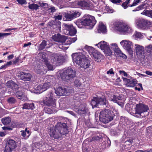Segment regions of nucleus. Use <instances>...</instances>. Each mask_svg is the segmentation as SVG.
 Instances as JSON below:
<instances>
[{
    "label": "nucleus",
    "instance_id": "obj_28",
    "mask_svg": "<svg viewBox=\"0 0 152 152\" xmlns=\"http://www.w3.org/2000/svg\"><path fill=\"white\" fill-rule=\"evenodd\" d=\"M42 61L46 65L47 68H48L49 70H53V66L50 64L47 58L44 57L42 56Z\"/></svg>",
    "mask_w": 152,
    "mask_h": 152
},
{
    "label": "nucleus",
    "instance_id": "obj_62",
    "mask_svg": "<svg viewBox=\"0 0 152 152\" xmlns=\"http://www.w3.org/2000/svg\"><path fill=\"white\" fill-rule=\"evenodd\" d=\"M150 152V151H147V150H145V151H144L142 150H138L136 151H135L134 152Z\"/></svg>",
    "mask_w": 152,
    "mask_h": 152
},
{
    "label": "nucleus",
    "instance_id": "obj_2",
    "mask_svg": "<svg viewBox=\"0 0 152 152\" xmlns=\"http://www.w3.org/2000/svg\"><path fill=\"white\" fill-rule=\"evenodd\" d=\"M91 104L93 108L95 107H106L108 106V102L104 96H101L96 95L92 99Z\"/></svg>",
    "mask_w": 152,
    "mask_h": 152
},
{
    "label": "nucleus",
    "instance_id": "obj_1",
    "mask_svg": "<svg viewBox=\"0 0 152 152\" xmlns=\"http://www.w3.org/2000/svg\"><path fill=\"white\" fill-rule=\"evenodd\" d=\"M69 132L67 124L61 122L58 123L55 128H50L49 131L50 136L55 139L59 138L62 136L68 134Z\"/></svg>",
    "mask_w": 152,
    "mask_h": 152
},
{
    "label": "nucleus",
    "instance_id": "obj_24",
    "mask_svg": "<svg viewBox=\"0 0 152 152\" xmlns=\"http://www.w3.org/2000/svg\"><path fill=\"white\" fill-rule=\"evenodd\" d=\"M15 95L18 99L21 100L22 101H24L27 99L24 92L22 91H17L15 93Z\"/></svg>",
    "mask_w": 152,
    "mask_h": 152
},
{
    "label": "nucleus",
    "instance_id": "obj_23",
    "mask_svg": "<svg viewBox=\"0 0 152 152\" xmlns=\"http://www.w3.org/2000/svg\"><path fill=\"white\" fill-rule=\"evenodd\" d=\"M78 4L83 9L91 10L93 8V5L90 2H87L84 1H78Z\"/></svg>",
    "mask_w": 152,
    "mask_h": 152
},
{
    "label": "nucleus",
    "instance_id": "obj_63",
    "mask_svg": "<svg viewBox=\"0 0 152 152\" xmlns=\"http://www.w3.org/2000/svg\"><path fill=\"white\" fill-rule=\"evenodd\" d=\"M6 135L5 133L3 132H0V136L1 137H3L5 136Z\"/></svg>",
    "mask_w": 152,
    "mask_h": 152
},
{
    "label": "nucleus",
    "instance_id": "obj_9",
    "mask_svg": "<svg viewBox=\"0 0 152 152\" xmlns=\"http://www.w3.org/2000/svg\"><path fill=\"white\" fill-rule=\"evenodd\" d=\"M85 54L84 52L73 53L72 56L73 61L79 65L86 58Z\"/></svg>",
    "mask_w": 152,
    "mask_h": 152
},
{
    "label": "nucleus",
    "instance_id": "obj_60",
    "mask_svg": "<svg viewBox=\"0 0 152 152\" xmlns=\"http://www.w3.org/2000/svg\"><path fill=\"white\" fill-rule=\"evenodd\" d=\"M14 57V55L13 54H11L9 56L7 57V58L8 59H12Z\"/></svg>",
    "mask_w": 152,
    "mask_h": 152
},
{
    "label": "nucleus",
    "instance_id": "obj_5",
    "mask_svg": "<svg viewBox=\"0 0 152 152\" xmlns=\"http://www.w3.org/2000/svg\"><path fill=\"white\" fill-rule=\"evenodd\" d=\"M135 114L134 116L137 118H142L147 116L148 113H147L149 108L147 105L142 104H137L136 106Z\"/></svg>",
    "mask_w": 152,
    "mask_h": 152
},
{
    "label": "nucleus",
    "instance_id": "obj_55",
    "mask_svg": "<svg viewBox=\"0 0 152 152\" xmlns=\"http://www.w3.org/2000/svg\"><path fill=\"white\" fill-rule=\"evenodd\" d=\"M110 1L112 3L118 4V3H120L122 2V1L121 0H110Z\"/></svg>",
    "mask_w": 152,
    "mask_h": 152
},
{
    "label": "nucleus",
    "instance_id": "obj_6",
    "mask_svg": "<svg viewBox=\"0 0 152 152\" xmlns=\"http://www.w3.org/2000/svg\"><path fill=\"white\" fill-rule=\"evenodd\" d=\"M80 23L82 25L89 26L92 28L96 23V20L94 16L86 14L82 18Z\"/></svg>",
    "mask_w": 152,
    "mask_h": 152
},
{
    "label": "nucleus",
    "instance_id": "obj_43",
    "mask_svg": "<svg viewBox=\"0 0 152 152\" xmlns=\"http://www.w3.org/2000/svg\"><path fill=\"white\" fill-rule=\"evenodd\" d=\"M56 10L55 7L53 6L50 7L47 10L49 14L53 13Z\"/></svg>",
    "mask_w": 152,
    "mask_h": 152
},
{
    "label": "nucleus",
    "instance_id": "obj_15",
    "mask_svg": "<svg viewBox=\"0 0 152 152\" xmlns=\"http://www.w3.org/2000/svg\"><path fill=\"white\" fill-rule=\"evenodd\" d=\"M96 45L105 52H108L109 54L112 53L110 47L107 43L104 41H102Z\"/></svg>",
    "mask_w": 152,
    "mask_h": 152
},
{
    "label": "nucleus",
    "instance_id": "obj_11",
    "mask_svg": "<svg viewBox=\"0 0 152 152\" xmlns=\"http://www.w3.org/2000/svg\"><path fill=\"white\" fill-rule=\"evenodd\" d=\"M55 92L57 95L68 96L73 91L72 88L60 87L55 90Z\"/></svg>",
    "mask_w": 152,
    "mask_h": 152
},
{
    "label": "nucleus",
    "instance_id": "obj_48",
    "mask_svg": "<svg viewBox=\"0 0 152 152\" xmlns=\"http://www.w3.org/2000/svg\"><path fill=\"white\" fill-rule=\"evenodd\" d=\"M53 18L56 20H60L62 19V15H57L56 14V15H54Z\"/></svg>",
    "mask_w": 152,
    "mask_h": 152
},
{
    "label": "nucleus",
    "instance_id": "obj_4",
    "mask_svg": "<svg viewBox=\"0 0 152 152\" xmlns=\"http://www.w3.org/2000/svg\"><path fill=\"white\" fill-rule=\"evenodd\" d=\"M76 72L71 68H68L61 75V79L67 82H72L76 78Z\"/></svg>",
    "mask_w": 152,
    "mask_h": 152
},
{
    "label": "nucleus",
    "instance_id": "obj_27",
    "mask_svg": "<svg viewBox=\"0 0 152 152\" xmlns=\"http://www.w3.org/2000/svg\"><path fill=\"white\" fill-rule=\"evenodd\" d=\"M80 67L83 68L84 69H86L91 66L90 61L86 58L81 64L79 65Z\"/></svg>",
    "mask_w": 152,
    "mask_h": 152
},
{
    "label": "nucleus",
    "instance_id": "obj_50",
    "mask_svg": "<svg viewBox=\"0 0 152 152\" xmlns=\"http://www.w3.org/2000/svg\"><path fill=\"white\" fill-rule=\"evenodd\" d=\"M101 137L99 136H94L92 138V140L93 141H98L99 140L101 139Z\"/></svg>",
    "mask_w": 152,
    "mask_h": 152
},
{
    "label": "nucleus",
    "instance_id": "obj_40",
    "mask_svg": "<svg viewBox=\"0 0 152 152\" xmlns=\"http://www.w3.org/2000/svg\"><path fill=\"white\" fill-rule=\"evenodd\" d=\"M120 130L118 129H112L111 130V134L113 136L118 135L119 133Z\"/></svg>",
    "mask_w": 152,
    "mask_h": 152
},
{
    "label": "nucleus",
    "instance_id": "obj_30",
    "mask_svg": "<svg viewBox=\"0 0 152 152\" xmlns=\"http://www.w3.org/2000/svg\"><path fill=\"white\" fill-rule=\"evenodd\" d=\"M98 29L99 33H105L106 31V26L102 22H99Z\"/></svg>",
    "mask_w": 152,
    "mask_h": 152
},
{
    "label": "nucleus",
    "instance_id": "obj_58",
    "mask_svg": "<svg viewBox=\"0 0 152 152\" xmlns=\"http://www.w3.org/2000/svg\"><path fill=\"white\" fill-rule=\"evenodd\" d=\"M12 64V62L11 61L7 62V64H5V65H6L7 67V66H9Z\"/></svg>",
    "mask_w": 152,
    "mask_h": 152
},
{
    "label": "nucleus",
    "instance_id": "obj_61",
    "mask_svg": "<svg viewBox=\"0 0 152 152\" xmlns=\"http://www.w3.org/2000/svg\"><path fill=\"white\" fill-rule=\"evenodd\" d=\"M70 39L71 42H75L77 39L76 37L71 38Z\"/></svg>",
    "mask_w": 152,
    "mask_h": 152
},
{
    "label": "nucleus",
    "instance_id": "obj_21",
    "mask_svg": "<svg viewBox=\"0 0 152 152\" xmlns=\"http://www.w3.org/2000/svg\"><path fill=\"white\" fill-rule=\"evenodd\" d=\"M52 38L54 41L62 43H64L67 39L66 37L59 33L55 34L52 36Z\"/></svg>",
    "mask_w": 152,
    "mask_h": 152
},
{
    "label": "nucleus",
    "instance_id": "obj_29",
    "mask_svg": "<svg viewBox=\"0 0 152 152\" xmlns=\"http://www.w3.org/2000/svg\"><path fill=\"white\" fill-rule=\"evenodd\" d=\"M22 109H31L33 110L34 108V104L33 103H26L23 105Z\"/></svg>",
    "mask_w": 152,
    "mask_h": 152
},
{
    "label": "nucleus",
    "instance_id": "obj_49",
    "mask_svg": "<svg viewBox=\"0 0 152 152\" xmlns=\"http://www.w3.org/2000/svg\"><path fill=\"white\" fill-rule=\"evenodd\" d=\"M74 85L75 87H78L80 86L81 83L78 80H75L74 81Z\"/></svg>",
    "mask_w": 152,
    "mask_h": 152
},
{
    "label": "nucleus",
    "instance_id": "obj_19",
    "mask_svg": "<svg viewBox=\"0 0 152 152\" xmlns=\"http://www.w3.org/2000/svg\"><path fill=\"white\" fill-rule=\"evenodd\" d=\"M19 74L18 77L20 78V79L24 81H30L32 77V75L29 73L20 72Z\"/></svg>",
    "mask_w": 152,
    "mask_h": 152
},
{
    "label": "nucleus",
    "instance_id": "obj_7",
    "mask_svg": "<svg viewBox=\"0 0 152 152\" xmlns=\"http://www.w3.org/2000/svg\"><path fill=\"white\" fill-rule=\"evenodd\" d=\"M135 22L138 27L142 29H147L151 27V22L145 19H138L136 20Z\"/></svg>",
    "mask_w": 152,
    "mask_h": 152
},
{
    "label": "nucleus",
    "instance_id": "obj_59",
    "mask_svg": "<svg viewBox=\"0 0 152 152\" xmlns=\"http://www.w3.org/2000/svg\"><path fill=\"white\" fill-rule=\"evenodd\" d=\"M145 73L149 75H152V72L149 71H146L145 72Z\"/></svg>",
    "mask_w": 152,
    "mask_h": 152
},
{
    "label": "nucleus",
    "instance_id": "obj_42",
    "mask_svg": "<svg viewBox=\"0 0 152 152\" xmlns=\"http://www.w3.org/2000/svg\"><path fill=\"white\" fill-rule=\"evenodd\" d=\"M137 84L136 80H129V82L128 84V86L130 87H134Z\"/></svg>",
    "mask_w": 152,
    "mask_h": 152
},
{
    "label": "nucleus",
    "instance_id": "obj_31",
    "mask_svg": "<svg viewBox=\"0 0 152 152\" xmlns=\"http://www.w3.org/2000/svg\"><path fill=\"white\" fill-rule=\"evenodd\" d=\"M11 118L10 117L3 118L1 119L2 122L4 125L9 124L11 122Z\"/></svg>",
    "mask_w": 152,
    "mask_h": 152
},
{
    "label": "nucleus",
    "instance_id": "obj_57",
    "mask_svg": "<svg viewBox=\"0 0 152 152\" xmlns=\"http://www.w3.org/2000/svg\"><path fill=\"white\" fill-rule=\"evenodd\" d=\"M2 128L3 130H12V128H10L9 127H8L7 126H4L2 127Z\"/></svg>",
    "mask_w": 152,
    "mask_h": 152
},
{
    "label": "nucleus",
    "instance_id": "obj_51",
    "mask_svg": "<svg viewBox=\"0 0 152 152\" xmlns=\"http://www.w3.org/2000/svg\"><path fill=\"white\" fill-rule=\"evenodd\" d=\"M140 0H134L132 4L129 6V7H132L137 5V4L139 3Z\"/></svg>",
    "mask_w": 152,
    "mask_h": 152
},
{
    "label": "nucleus",
    "instance_id": "obj_16",
    "mask_svg": "<svg viewBox=\"0 0 152 152\" xmlns=\"http://www.w3.org/2000/svg\"><path fill=\"white\" fill-rule=\"evenodd\" d=\"M120 44L123 48L127 50L129 53H132V48L133 46L132 42L127 40H123L121 42Z\"/></svg>",
    "mask_w": 152,
    "mask_h": 152
},
{
    "label": "nucleus",
    "instance_id": "obj_14",
    "mask_svg": "<svg viewBox=\"0 0 152 152\" xmlns=\"http://www.w3.org/2000/svg\"><path fill=\"white\" fill-rule=\"evenodd\" d=\"M88 52L92 57H93L95 61L102 58V55L97 50L93 48H90L88 50Z\"/></svg>",
    "mask_w": 152,
    "mask_h": 152
},
{
    "label": "nucleus",
    "instance_id": "obj_34",
    "mask_svg": "<svg viewBox=\"0 0 152 152\" xmlns=\"http://www.w3.org/2000/svg\"><path fill=\"white\" fill-rule=\"evenodd\" d=\"M110 49L113 50L116 53H118L121 52V50L118 48V46L116 44H111Z\"/></svg>",
    "mask_w": 152,
    "mask_h": 152
},
{
    "label": "nucleus",
    "instance_id": "obj_33",
    "mask_svg": "<svg viewBox=\"0 0 152 152\" xmlns=\"http://www.w3.org/2000/svg\"><path fill=\"white\" fill-rule=\"evenodd\" d=\"M21 135L24 137L28 138L30 135V133L29 130H28L27 128H26L25 130L21 131Z\"/></svg>",
    "mask_w": 152,
    "mask_h": 152
},
{
    "label": "nucleus",
    "instance_id": "obj_20",
    "mask_svg": "<svg viewBox=\"0 0 152 152\" xmlns=\"http://www.w3.org/2000/svg\"><path fill=\"white\" fill-rule=\"evenodd\" d=\"M110 100L115 103H117L121 107L124 106V100L120 96H116L114 95L111 96Z\"/></svg>",
    "mask_w": 152,
    "mask_h": 152
},
{
    "label": "nucleus",
    "instance_id": "obj_45",
    "mask_svg": "<svg viewBox=\"0 0 152 152\" xmlns=\"http://www.w3.org/2000/svg\"><path fill=\"white\" fill-rule=\"evenodd\" d=\"M130 1V0L126 1L125 2L123 3L121 5L122 6L124 7V9H126L129 6V5H127L129 3Z\"/></svg>",
    "mask_w": 152,
    "mask_h": 152
},
{
    "label": "nucleus",
    "instance_id": "obj_38",
    "mask_svg": "<svg viewBox=\"0 0 152 152\" xmlns=\"http://www.w3.org/2000/svg\"><path fill=\"white\" fill-rule=\"evenodd\" d=\"M7 102L9 104H14L17 102V101L14 97H11L7 99Z\"/></svg>",
    "mask_w": 152,
    "mask_h": 152
},
{
    "label": "nucleus",
    "instance_id": "obj_8",
    "mask_svg": "<svg viewBox=\"0 0 152 152\" xmlns=\"http://www.w3.org/2000/svg\"><path fill=\"white\" fill-rule=\"evenodd\" d=\"M117 30L124 33H130L132 31L131 28L128 24L121 22H118L115 24Z\"/></svg>",
    "mask_w": 152,
    "mask_h": 152
},
{
    "label": "nucleus",
    "instance_id": "obj_64",
    "mask_svg": "<svg viewBox=\"0 0 152 152\" xmlns=\"http://www.w3.org/2000/svg\"><path fill=\"white\" fill-rule=\"evenodd\" d=\"M31 43L30 42H29L28 43H25V44H24L23 47H26L28 46L29 45H31Z\"/></svg>",
    "mask_w": 152,
    "mask_h": 152
},
{
    "label": "nucleus",
    "instance_id": "obj_53",
    "mask_svg": "<svg viewBox=\"0 0 152 152\" xmlns=\"http://www.w3.org/2000/svg\"><path fill=\"white\" fill-rule=\"evenodd\" d=\"M134 35L135 37L138 38H141L142 36L141 33L140 32H138L137 31L135 32Z\"/></svg>",
    "mask_w": 152,
    "mask_h": 152
},
{
    "label": "nucleus",
    "instance_id": "obj_17",
    "mask_svg": "<svg viewBox=\"0 0 152 152\" xmlns=\"http://www.w3.org/2000/svg\"><path fill=\"white\" fill-rule=\"evenodd\" d=\"M64 26L66 30L68 32L67 35L72 36L76 34L77 32L76 30L72 24L64 23Z\"/></svg>",
    "mask_w": 152,
    "mask_h": 152
},
{
    "label": "nucleus",
    "instance_id": "obj_32",
    "mask_svg": "<svg viewBox=\"0 0 152 152\" xmlns=\"http://www.w3.org/2000/svg\"><path fill=\"white\" fill-rule=\"evenodd\" d=\"M42 90V91H40V92H38V93H41L43 91H44L47 90L50 86V83L49 82L45 83L43 85L41 84Z\"/></svg>",
    "mask_w": 152,
    "mask_h": 152
},
{
    "label": "nucleus",
    "instance_id": "obj_26",
    "mask_svg": "<svg viewBox=\"0 0 152 152\" xmlns=\"http://www.w3.org/2000/svg\"><path fill=\"white\" fill-rule=\"evenodd\" d=\"M6 86L8 88L15 91L18 88V86L15 83L11 81H8L7 83Z\"/></svg>",
    "mask_w": 152,
    "mask_h": 152
},
{
    "label": "nucleus",
    "instance_id": "obj_56",
    "mask_svg": "<svg viewBox=\"0 0 152 152\" xmlns=\"http://www.w3.org/2000/svg\"><path fill=\"white\" fill-rule=\"evenodd\" d=\"M107 74H113L114 75V72H113V69L112 68L110 69L109 71H107Z\"/></svg>",
    "mask_w": 152,
    "mask_h": 152
},
{
    "label": "nucleus",
    "instance_id": "obj_47",
    "mask_svg": "<svg viewBox=\"0 0 152 152\" xmlns=\"http://www.w3.org/2000/svg\"><path fill=\"white\" fill-rule=\"evenodd\" d=\"M62 56L59 54H56V57H54L55 59H56L58 62L61 61L62 59Z\"/></svg>",
    "mask_w": 152,
    "mask_h": 152
},
{
    "label": "nucleus",
    "instance_id": "obj_12",
    "mask_svg": "<svg viewBox=\"0 0 152 152\" xmlns=\"http://www.w3.org/2000/svg\"><path fill=\"white\" fill-rule=\"evenodd\" d=\"M134 48L138 58L141 61H143L145 59L144 47L139 45L135 44Z\"/></svg>",
    "mask_w": 152,
    "mask_h": 152
},
{
    "label": "nucleus",
    "instance_id": "obj_41",
    "mask_svg": "<svg viewBox=\"0 0 152 152\" xmlns=\"http://www.w3.org/2000/svg\"><path fill=\"white\" fill-rule=\"evenodd\" d=\"M148 7V4L146 3H142L137 7L138 9V10H139L143 9H146Z\"/></svg>",
    "mask_w": 152,
    "mask_h": 152
},
{
    "label": "nucleus",
    "instance_id": "obj_46",
    "mask_svg": "<svg viewBox=\"0 0 152 152\" xmlns=\"http://www.w3.org/2000/svg\"><path fill=\"white\" fill-rule=\"evenodd\" d=\"M11 34V33H4L0 32V39H3L5 36L10 35Z\"/></svg>",
    "mask_w": 152,
    "mask_h": 152
},
{
    "label": "nucleus",
    "instance_id": "obj_22",
    "mask_svg": "<svg viewBox=\"0 0 152 152\" xmlns=\"http://www.w3.org/2000/svg\"><path fill=\"white\" fill-rule=\"evenodd\" d=\"M80 15V13L79 12L74 11L71 12L70 14H67L65 15V18L66 20L71 21L73 19L79 17Z\"/></svg>",
    "mask_w": 152,
    "mask_h": 152
},
{
    "label": "nucleus",
    "instance_id": "obj_35",
    "mask_svg": "<svg viewBox=\"0 0 152 152\" xmlns=\"http://www.w3.org/2000/svg\"><path fill=\"white\" fill-rule=\"evenodd\" d=\"M141 14L144 15L152 18V10H145L142 12L141 13Z\"/></svg>",
    "mask_w": 152,
    "mask_h": 152
},
{
    "label": "nucleus",
    "instance_id": "obj_44",
    "mask_svg": "<svg viewBox=\"0 0 152 152\" xmlns=\"http://www.w3.org/2000/svg\"><path fill=\"white\" fill-rule=\"evenodd\" d=\"M34 89L35 90L38 91L36 92V93L37 94H39L38 92H40V91H42V90L41 85H40L37 86H35L34 87Z\"/></svg>",
    "mask_w": 152,
    "mask_h": 152
},
{
    "label": "nucleus",
    "instance_id": "obj_36",
    "mask_svg": "<svg viewBox=\"0 0 152 152\" xmlns=\"http://www.w3.org/2000/svg\"><path fill=\"white\" fill-rule=\"evenodd\" d=\"M39 6L37 4H29L28 7L31 10H37L39 9Z\"/></svg>",
    "mask_w": 152,
    "mask_h": 152
},
{
    "label": "nucleus",
    "instance_id": "obj_39",
    "mask_svg": "<svg viewBox=\"0 0 152 152\" xmlns=\"http://www.w3.org/2000/svg\"><path fill=\"white\" fill-rule=\"evenodd\" d=\"M46 45V41L45 40H43L39 47V50H43L45 48Z\"/></svg>",
    "mask_w": 152,
    "mask_h": 152
},
{
    "label": "nucleus",
    "instance_id": "obj_54",
    "mask_svg": "<svg viewBox=\"0 0 152 152\" xmlns=\"http://www.w3.org/2000/svg\"><path fill=\"white\" fill-rule=\"evenodd\" d=\"M17 1L19 4L21 5L27 3L25 0H17Z\"/></svg>",
    "mask_w": 152,
    "mask_h": 152
},
{
    "label": "nucleus",
    "instance_id": "obj_37",
    "mask_svg": "<svg viewBox=\"0 0 152 152\" xmlns=\"http://www.w3.org/2000/svg\"><path fill=\"white\" fill-rule=\"evenodd\" d=\"M145 50L148 53V55L152 56V45H149L145 48Z\"/></svg>",
    "mask_w": 152,
    "mask_h": 152
},
{
    "label": "nucleus",
    "instance_id": "obj_18",
    "mask_svg": "<svg viewBox=\"0 0 152 152\" xmlns=\"http://www.w3.org/2000/svg\"><path fill=\"white\" fill-rule=\"evenodd\" d=\"M76 112L80 115L85 114L88 112V109L83 104H81L80 106H75L74 107Z\"/></svg>",
    "mask_w": 152,
    "mask_h": 152
},
{
    "label": "nucleus",
    "instance_id": "obj_13",
    "mask_svg": "<svg viewBox=\"0 0 152 152\" xmlns=\"http://www.w3.org/2000/svg\"><path fill=\"white\" fill-rule=\"evenodd\" d=\"M6 144L4 152H12L16 147V142L12 139H7Z\"/></svg>",
    "mask_w": 152,
    "mask_h": 152
},
{
    "label": "nucleus",
    "instance_id": "obj_10",
    "mask_svg": "<svg viewBox=\"0 0 152 152\" xmlns=\"http://www.w3.org/2000/svg\"><path fill=\"white\" fill-rule=\"evenodd\" d=\"M56 100L53 98V94L52 92H50L48 96L43 101L41 102V104L43 106L47 105L49 107H55L56 106Z\"/></svg>",
    "mask_w": 152,
    "mask_h": 152
},
{
    "label": "nucleus",
    "instance_id": "obj_25",
    "mask_svg": "<svg viewBox=\"0 0 152 152\" xmlns=\"http://www.w3.org/2000/svg\"><path fill=\"white\" fill-rule=\"evenodd\" d=\"M35 71L37 73L41 75L45 74L47 72L46 68H44L42 66H41L40 65L37 66V67H35Z\"/></svg>",
    "mask_w": 152,
    "mask_h": 152
},
{
    "label": "nucleus",
    "instance_id": "obj_52",
    "mask_svg": "<svg viewBox=\"0 0 152 152\" xmlns=\"http://www.w3.org/2000/svg\"><path fill=\"white\" fill-rule=\"evenodd\" d=\"M117 55H118L120 57H122L124 59H126V58L127 57L126 55L122 53L121 51V52H119Z\"/></svg>",
    "mask_w": 152,
    "mask_h": 152
},
{
    "label": "nucleus",
    "instance_id": "obj_3",
    "mask_svg": "<svg viewBox=\"0 0 152 152\" xmlns=\"http://www.w3.org/2000/svg\"><path fill=\"white\" fill-rule=\"evenodd\" d=\"M116 117L113 112L109 109L102 110L99 116L100 121L103 123H107L111 121Z\"/></svg>",
    "mask_w": 152,
    "mask_h": 152
}]
</instances>
